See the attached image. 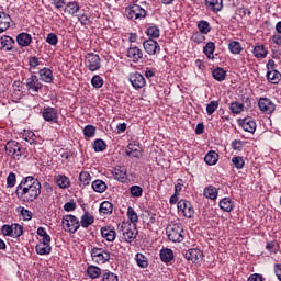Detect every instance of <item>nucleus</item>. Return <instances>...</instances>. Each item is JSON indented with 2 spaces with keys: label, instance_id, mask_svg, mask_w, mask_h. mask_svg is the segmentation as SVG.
I'll use <instances>...</instances> for the list:
<instances>
[{
  "label": "nucleus",
  "instance_id": "3",
  "mask_svg": "<svg viewBox=\"0 0 281 281\" xmlns=\"http://www.w3.org/2000/svg\"><path fill=\"white\" fill-rule=\"evenodd\" d=\"M166 235L171 243H183V226L179 223L169 224L166 227Z\"/></svg>",
  "mask_w": 281,
  "mask_h": 281
},
{
  "label": "nucleus",
  "instance_id": "57",
  "mask_svg": "<svg viewBox=\"0 0 281 281\" xmlns=\"http://www.w3.org/2000/svg\"><path fill=\"white\" fill-rule=\"evenodd\" d=\"M83 135H85V137H88V138L95 137V126H93V125L85 126Z\"/></svg>",
  "mask_w": 281,
  "mask_h": 281
},
{
  "label": "nucleus",
  "instance_id": "61",
  "mask_svg": "<svg viewBox=\"0 0 281 281\" xmlns=\"http://www.w3.org/2000/svg\"><path fill=\"white\" fill-rule=\"evenodd\" d=\"M14 186H16V173L10 172L7 177V187L14 188Z\"/></svg>",
  "mask_w": 281,
  "mask_h": 281
},
{
  "label": "nucleus",
  "instance_id": "30",
  "mask_svg": "<svg viewBox=\"0 0 281 281\" xmlns=\"http://www.w3.org/2000/svg\"><path fill=\"white\" fill-rule=\"evenodd\" d=\"M134 260L139 269H148V257H146L144 254L137 252Z\"/></svg>",
  "mask_w": 281,
  "mask_h": 281
},
{
  "label": "nucleus",
  "instance_id": "14",
  "mask_svg": "<svg viewBox=\"0 0 281 281\" xmlns=\"http://www.w3.org/2000/svg\"><path fill=\"white\" fill-rule=\"evenodd\" d=\"M125 155L132 159H139L142 157V147L135 143H130L125 148Z\"/></svg>",
  "mask_w": 281,
  "mask_h": 281
},
{
  "label": "nucleus",
  "instance_id": "40",
  "mask_svg": "<svg viewBox=\"0 0 281 281\" xmlns=\"http://www.w3.org/2000/svg\"><path fill=\"white\" fill-rule=\"evenodd\" d=\"M215 49H216V45L214 44V42L206 43V45L203 48V52L206 58L213 59Z\"/></svg>",
  "mask_w": 281,
  "mask_h": 281
},
{
  "label": "nucleus",
  "instance_id": "63",
  "mask_svg": "<svg viewBox=\"0 0 281 281\" xmlns=\"http://www.w3.org/2000/svg\"><path fill=\"white\" fill-rule=\"evenodd\" d=\"M77 205L76 203L74 202V200L67 202L65 205H64V210L65 212H74L76 210Z\"/></svg>",
  "mask_w": 281,
  "mask_h": 281
},
{
  "label": "nucleus",
  "instance_id": "29",
  "mask_svg": "<svg viewBox=\"0 0 281 281\" xmlns=\"http://www.w3.org/2000/svg\"><path fill=\"white\" fill-rule=\"evenodd\" d=\"M16 41H18V45H20L21 47H27L32 43V35L27 33H20L16 36Z\"/></svg>",
  "mask_w": 281,
  "mask_h": 281
},
{
  "label": "nucleus",
  "instance_id": "31",
  "mask_svg": "<svg viewBox=\"0 0 281 281\" xmlns=\"http://www.w3.org/2000/svg\"><path fill=\"white\" fill-rule=\"evenodd\" d=\"M64 12H67V14H70L71 16H76V14L80 12V5L76 1L68 2Z\"/></svg>",
  "mask_w": 281,
  "mask_h": 281
},
{
  "label": "nucleus",
  "instance_id": "10",
  "mask_svg": "<svg viewBox=\"0 0 281 281\" xmlns=\"http://www.w3.org/2000/svg\"><path fill=\"white\" fill-rule=\"evenodd\" d=\"M177 205L178 211L181 212L186 218H192V216H194V207H192L190 201L180 200Z\"/></svg>",
  "mask_w": 281,
  "mask_h": 281
},
{
  "label": "nucleus",
  "instance_id": "28",
  "mask_svg": "<svg viewBox=\"0 0 281 281\" xmlns=\"http://www.w3.org/2000/svg\"><path fill=\"white\" fill-rule=\"evenodd\" d=\"M267 80L270 85H280L281 74L278 70H267Z\"/></svg>",
  "mask_w": 281,
  "mask_h": 281
},
{
  "label": "nucleus",
  "instance_id": "43",
  "mask_svg": "<svg viewBox=\"0 0 281 281\" xmlns=\"http://www.w3.org/2000/svg\"><path fill=\"white\" fill-rule=\"evenodd\" d=\"M36 234L42 238L40 239V243H52V236L47 234L45 227H38Z\"/></svg>",
  "mask_w": 281,
  "mask_h": 281
},
{
  "label": "nucleus",
  "instance_id": "13",
  "mask_svg": "<svg viewBox=\"0 0 281 281\" xmlns=\"http://www.w3.org/2000/svg\"><path fill=\"white\" fill-rule=\"evenodd\" d=\"M130 82L134 89H144L146 87V78L137 71L130 75Z\"/></svg>",
  "mask_w": 281,
  "mask_h": 281
},
{
  "label": "nucleus",
  "instance_id": "41",
  "mask_svg": "<svg viewBox=\"0 0 281 281\" xmlns=\"http://www.w3.org/2000/svg\"><path fill=\"white\" fill-rule=\"evenodd\" d=\"M79 181L82 188H87L91 183V173L88 171H81L79 173Z\"/></svg>",
  "mask_w": 281,
  "mask_h": 281
},
{
  "label": "nucleus",
  "instance_id": "33",
  "mask_svg": "<svg viewBox=\"0 0 281 281\" xmlns=\"http://www.w3.org/2000/svg\"><path fill=\"white\" fill-rule=\"evenodd\" d=\"M0 43L5 52H12V49L14 48V41L10 36L1 37Z\"/></svg>",
  "mask_w": 281,
  "mask_h": 281
},
{
  "label": "nucleus",
  "instance_id": "9",
  "mask_svg": "<svg viewBox=\"0 0 281 281\" xmlns=\"http://www.w3.org/2000/svg\"><path fill=\"white\" fill-rule=\"evenodd\" d=\"M258 106L261 113H265L266 115H271V113L276 111V103L269 98H260L258 100Z\"/></svg>",
  "mask_w": 281,
  "mask_h": 281
},
{
  "label": "nucleus",
  "instance_id": "38",
  "mask_svg": "<svg viewBox=\"0 0 281 281\" xmlns=\"http://www.w3.org/2000/svg\"><path fill=\"white\" fill-rule=\"evenodd\" d=\"M91 186L92 190H94V192H98L99 194H102V192H106V182L102 180H94Z\"/></svg>",
  "mask_w": 281,
  "mask_h": 281
},
{
  "label": "nucleus",
  "instance_id": "56",
  "mask_svg": "<svg viewBox=\"0 0 281 281\" xmlns=\"http://www.w3.org/2000/svg\"><path fill=\"white\" fill-rule=\"evenodd\" d=\"M198 29L200 31V33L202 34H210V22L207 21H200L198 23Z\"/></svg>",
  "mask_w": 281,
  "mask_h": 281
},
{
  "label": "nucleus",
  "instance_id": "35",
  "mask_svg": "<svg viewBox=\"0 0 281 281\" xmlns=\"http://www.w3.org/2000/svg\"><path fill=\"white\" fill-rule=\"evenodd\" d=\"M87 274L92 280H95V279L100 278V276H102V269H100L98 266H89L87 268Z\"/></svg>",
  "mask_w": 281,
  "mask_h": 281
},
{
  "label": "nucleus",
  "instance_id": "26",
  "mask_svg": "<svg viewBox=\"0 0 281 281\" xmlns=\"http://www.w3.org/2000/svg\"><path fill=\"white\" fill-rule=\"evenodd\" d=\"M252 54L255 58L262 59L268 56L269 49H267V47H265L262 44H257L254 47Z\"/></svg>",
  "mask_w": 281,
  "mask_h": 281
},
{
  "label": "nucleus",
  "instance_id": "8",
  "mask_svg": "<svg viewBox=\"0 0 281 281\" xmlns=\"http://www.w3.org/2000/svg\"><path fill=\"white\" fill-rule=\"evenodd\" d=\"M85 65L89 71H98L102 67V59L94 53H88L85 56Z\"/></svg>",
  "mask_w": 281,
  "mask_h": 281
},
{
  "label": "nucleus",
  "instance_id": "46",
  "mask_svg": "<svg viewBox=\"0 0 281 281\" xmlns=\"http://www.w3.org/2000/svg\"><path fill=\"white\" fill-rule=\"evenodd\" d=\"M228 49L231 54H240L243 52V45L238 41H233L228 44Z\"/></svg>",
  "mask_w": 281,
  "mask_h": 281
},
{
  "label": "nucleus",
  "instance_id": "25",
  "mask_svg": "<svg viewBox=\"0 0 281 281\" xmlns=\"http://www.w3.org/2000/svg\"><path fill=\"white\" fill-rule=\"evenodd\" d=\"M203 194L205 199H210V201H216V199H218V189L212 184H209L206 188H204Z\"/></svg>",
  "mask_w": 281,
  "mask_h": 281
},
{
  "label": "nucleus",
  "instance_id": "52",
  "mask_svg": "<svg viewBox=\"0 0 281 281\" xmlns=\"http://www.w3.org/2000/svg\"><path fill=\"white\" fill-rule=\"evenodd\" d=\"M23 137L25 142H29V144H31V146H34V144H36V134H34V132L25 131Z\"/></svg>",
  "mask_w": 281,
  "mask_h": 281
},
{
  "label": "nucleus",
  "instance_id": "55",
  "mask_svg": "<svg viewBox=\"0 0 281 281\" xmlns=\"http://www.w3.org/2000/svg\"><path fill=\"white\" fill-rule=\"evenodd\" d=\"M147 36H149V38H159L160 35V31L159 27L157 26H149L146 31Z\"/></svg>",
  "mask_w": 281,
  "mask_h": 281
},
{
  "label": "nucleus",
  "instance_id": "42",
  "mask_svg": "<svg viewBox=\"0 0 281 281\" xmlns=\"http://www.w3.org/2000/svg\"><path fill=\"white\" fill-rule=\"evenodd\" d=\"M127 218L132 225H137V223L139 222V215H137V212H135V209H133V206L127 207Z\"/></svg>",
  "mask_w": 281,
  "mask_h": 281
},
{
  "label": "nucleus",
  "instance_id": "5",
  "mask_svg": "<svg viewBox=\"0 0 281 281\" xmlns=\"http://www.w3.org/2000/svg\"><path fill=\"white\" fill-rule=\"evenodd\" d=\"M147 12L144 8H140L139 4H132L126 7L125 16L130 19V21H142V19H146Z\"/></svg>",
  "mask_w": 281,
  "mask_h": 281
},
{
  "label": "nucleus",
  "instance_id": "32",
  "mask_svg": "<svg viewBox=\"0 0 281 281\" xmlns=\"http://www.w3.org/2000/svg\"><path fill=\"white\" fill-rule=\"evenodd\" d=\"M218 205L223 212H232L234 210V201L229 198H223Z\"/></svg>",
  "mask_w": 281,
  "mask_h": 281
},
{
  "label": "nucleus",
  "instance_id": "39",
  "mask_svg": "<svg viewBox=\"0 0 281 281\" xmlns=\"http://www.w3.org/2000/svg\"><path fill=\"white\" fill-rule=\"evenodd\" d=\"M212 76L214 80H217V82H223V80L227 78V71L223 68H216L212 71Z\"/></svg>",
  "mask_w": 281,
  "mask_h": 281
},
{
  "label": "nucleus",
  "instance_id": "62",
  "mask_svg": "<svg viewBox=\"0 0 281 281\" xmlns=\"http://www.w3.org/2000/svg\"><path fill=\"white\" fill-rule=\"evenodd\" d=\"M102 281H120V278H117V274H115L111 271H108V272L103 273Z\"/></svg>",
  "mask_w": 281,
  "mask_h": 281
},
{
  "label": "nucleus",
  "instance_id": "6",
  "mask_svg": "<svg viewBox=\"0 0 281 281\" xmlns=\"http://www.w3.org/2000/svg\"><path fill=\"white\" fill-rule=\"evenodd\" d=\"M5 153L9 157H12V159L19 160L22 155H25V148H23L16 140H9L5 144Z\"/></svg>",
  "mask_w": 281,
  "mask_h": 281
},
{
  "label": "nucleus",
  "instance_id": "11",
  "mask_svg": "<svg viewBox=\"0 0 281 281\" xmlns=\"http://www.w3.org/2000/svg\"><path fill=\"white\" fill-rule=\"evenodd\" d=\"M143 47L149 56H155V54H159L161 52V46H159V43L153 38L143 42Z\"/></svg>",
  "mask_w": 281,
  "mask_h": 281
},
{
  "label": "nucleus",
  "instance_id": "23",
  "mask_svg": "<svg viewBox=\"0 0 281 281\" xmlns=\"http://www.w3.org/2000/svg\"><path fill=\"white\" fill-rule=\"evenodd\" d=\"M55 183L60 188L61 190H67V188H70L71 180L69 177L65 175H57L55 176Z\"/></svg>",
  "mask_w": 281,
  "mask_h": 281
},
{
  "label": "nucleus",
  "instance_id": "48",
  "mask_svg": "<svg viewBox=\"0 0 281 281\" xmlns=\"http://www.w3.org/2000/svg\"><path fill=\"white\" fill-rule=\"evenodd\" d=\"M130 194L132 199H139L144 194V189L142 187L135 184L130 188Z\"/></svg>",
  "mask_w": 281,
  "mask_h": 281
},
{
  "label": "nucleus",
  "instance_id": "44",
  "mask_svg": "<svg viewBox=\"0 0 281 281\" xmlns=\"http://www.w3.org/2000/svg\"><path fill=\"white\" fill-rule=\"evenodd\" d=\"M99 212L101 214H113V204L109 201H104L100 204Z\"/></svg>",
  "mask_w": 281,
  "mask_h": 281
},
{
  "label": "nucleus",
  "instance_id": "2",
  "mask_svg": "<svg viewBox=\"0 0 281 281\" xmlns=\"http://www.w3.org/2000/svg\"><path fill=\"white\" fill-rule=\"evenodd\" d=\"M119 232L122 234V239L125 243H133L137 238V224L130 222H123L119 227Z\"/></svg>",
  "mask_w": 281,
  "mask_h": 281
},
{
  "label": "nucleus",
  "instance_id": "27",
  "mask_svg": "<svg viewBox=\"0 0 281 281\" xmlns=\"http://www.w3.org/2000/svg\"><path fill=\"white\" fill-rule=\"evenodd\" d=\"M40 78L43 82L49 85L54 82V72H52V69L49 68H42L40 70Z\"/></svg>",
  "mask_w": 281,
  "mask_h": 281
},
{
  "label": "nucleus",
  "instance_id": "58",
  "mask_svg": "<svg viewBox=\"0 0 281 281\" xmlns=\"http://www.w3.org/2000/svg\"><path fill=\"white\" fill-rule=\"evenodd\" d=\"M46 43L53 47H56V45H58V35L55 33H48L46 36Z\"/></svg>",
  "mask_w": 281,
  "mask_h": 281
},
{
  "label": "nucleus",
  "instance_id": "50",
  "mask_svg": "<svg viewBox=\"0 0 281 281\" xmlns=\"http://www.w3.org/2000/svg\"><path fill=\"white\" fill-rule=\"evenodd\" d=\"M232 113H234L235 115H238L239 113H243L244 109H245V104L240 103V102H233L231 103L229 106Z\"/></svg>",
  "mask_w": 281,
  "mask_h": 281
},
{
  "label": "nucleus",
  "instance_id": "7",
  "mask_svg": "<svg viewBox=\"0 0 281 281\" xmlns=\"http://www.w3.org/2000/svg\"><path fill=\"white\" fill-rule=\"evenodd\" d=\"M65 232L76 234L77 229H80V221L75 215H65L61 221Z\"/></svg>",
  "mask_w": 281,
  "mask_h": 281
},
{
  "label": "nucleus",
  "instance_id": "34",
  "mask_svg": "<svg viewBox=\"0 0 281 281\" xmlns=\"http://www.w3.org/2000/svg\"><path fill=\"white\" fill-rule=\"evenodd\" d=\"M204 161L207 164V166H216L218 161V154L212 150L209 151L204 157Z\"/></svg>",
  "mask_w": 281,
  "mask_h": 281
},
{
  "label": "nucleus",
  "instance_id": "16",
  "mask_svg": "<svg viewBox=\"0 0 281 281\" xmlns=\"http://www.w3.org/2000/svg\"><path fill=\"white\" fill-rule=\"evenodd\" d=\"M184 257L187 260H191V262H201L203 260V251H201L199 248H191L187 250Z\"/></svg>",
  "mask_w": 281,
  "mask_h": 281
},
{
  "label": "nucleus",
  "instance_id": "60",
  "mask_svg": "<svg viewBox=\"0 0 281 281\" xmlns=\"http://www.w3.org/2000/svg\"><path fill=\"white\" fill-rule=\"evenodd\" d=\"M218 109V101H211L206 105V113L207 115H213V113Z\"/></svg>",
  "mask_w": 281,
  "mask_h": 281
},
{
  "label": "nucleus",
  "instance_id": "37",
  "mask_svg": "<svg viewBox=\"0 0 281 281\" xmlns=\"http://www.w3.org/2000/svg\"><path fill=\"white\" fill-rule=\"evenodd\" d=\"M127 171L124 167H116L114 169V179L124 183L126 181Z\"/></svg>",
  "mask_w": 281,
  "mask_h": 281
},
{
  "label": "nucleus",
  "instance_id": "54",
  "mask_svg": "<svg viewBox=\"0 0 281 281\" xmlns=\"http://www.w3.org/2000/svg\"><path fill=\"white\" fill-rule=\"evenodd\" d=\"M191 41L193 43H196V45H201V43L205 42V35L204 33L196 31L195 33L192 34Z\"/></svg>",
  "mask_w": 281,
  "mask_h": 281
},
{
  "label": "nucleus",
  "instance_id": "21",
  "mask_svg": "<svg viewBox=\"0 0 281 281\" xmlns=\"http://www.w3.org/2000/svg\"><path fill=\"white\" fill-rule=\"evenodd\" d=\"M42 117L45 120V122H54L55 120H58V110L50 106L44 108Z\"/></svg>",
  "mask_w": 281,
  "mask_h": 281
},
{
  "label": "nucleus",
  "instance_id": "51",
  "mask_svg": "<svg viewBox=\"0 0 281 281\" xmlns=\"http://www.w3.org/2000/svg\"><path fill=\"white\" fill-rule=\"evenodd\" d=\"M232 164L237 170H243V168H245V159L240 156L233 157Z\"/></svg>",
  "mask_w": 281,
  "mask_h": 281
},
{
  "label": "nucleus",
  "instance_id": "15",
  "mask_svg": "<svg viewBox=\"0 0 281 281\" xmlns=\"http://www.w3.org/2000/svg\"><path fill=\"white\" fill-rule=\"evenodd\" d=\"M126 56L132 63H139L144 58V52L137 46H130Z\"/></svg>",
  "mask_w": 281,
  "mask_h": 281
},
{
  "label": "nucleus",
  "instance_id": "47",
  "mask_svg": "<svg viewBox=\"0 0 281 281\" xmlns=\"http://www.w3.org/2000/svg\"><path fill=\"white\" fill-rule=\"evenodd\" d=\"M266 249L269 251V254L276 255L278 251H280V244L277 240L268 241Z\"/></svg>",
  "mask_w": 281,
  "mask_h": 281
},
{
  "label": "nucleus",
  "instance_id": "64",
  "mask_svg": "<svg viewBox=\"0 0 281 281\" xmlns=\"http://www.w3.org/2000/svg\"><path fill=\"white\" fill-rule=\"evenodd\" d=\"M272 43H274V45H279V47H281V33H274L272 35Z\"/></svg>",
  "mask_w": 281,
  "mask_h": 281
},
{
  "label": "nucleus",
  "instance_id": "22",
  "mask_svg": "<svg viewBox=\"0 0 281 281\" xmlns=\"http://www.w3.org/2000/svg\"><path fill=\"white\" fill-rule=\"evenodd\" d=\"M10 23H12V18L5 12H0V34L10 30Z\"/></svg>",
  "mask_w": 281,
  "mask_h": 281
},
{
  "label": "nucleus",
  "instance_id": "49",
  "mask_svg": "<svg viewBox=\"0 0 281 281\" xmlns=\"http://www.w3.org/2000/svg\"><path fill=\"white\" fill-rule=\"evenodd\" d=\"M93 149L95 153H102L106 150V143L102 138H98L93 142Z\"/></svg>",
  "mask_w": 281,
  "mask_h": 281
},
{
  "label": "nucleus",
  "instance_id": "18",
  "mask_svg": "<svg viewBox=\"0 0 281 281\" xmlns=\"http://www.w3.org/2000/svg\"><path fill=\"white\" fill-rule=\"evenodd\" d=\"M37 256H49L52 254V245L47 241H38L35 246Z\"/></svg>",
  "mask_w": 281,
  "mask_h": 281
},
{
  "label": "nucleus",
  "instance_id": "24",
  "mask_svg": "<svg viewBox=\"0 0 281 281\" xmlns=\"http://www.w3.org/2000/svg\"><path fill=\"white\" fill-rule=\"evenodd\" d=\"M160 260L161 262H165L166 265L172 262L175 260V252L170 248H162L160 250Z\"/></svg>",
  "mask_w": 281,
  "mask_h": 281
},
{
  "label": "nucleus",
  "instance_id": "4",
  "mask_svg": "<svg viewBox=\"0 0 281 281\" xmlns=\"http://www.w3.org/2000/svg\"><path fill=\"white\" fill-rule=\"evenodd\" d=\"M93 262L97 265H105L111 260V252L109 249L93 247L90 251Z\"/></svg>",
  "mask_w": 281,
  "mask_h": 281
},
{
  "label": "nucleus",
  "instance_id": "53",
  "mask_svg": "<svg viewBox=\"0 0 281 281\" xmlns=\"http://www.w3.org/2000/svg\"><path fill=\"white\" fill-rule=\"evenodd\" d=\"M91 85L94 87V89H102L104 85V79L100 77V75H94L91 79Z\"/></svg>",
  "mask_w": 281,
  "mask_h": 281
},
{
  "label": "nucleus",
  "instance_id": "19",
  "mask_svg": "<svg viewBox=\"0 0 281 281\" xmlns=\"http://www.w3.org/2000/svg\"><path fill=\"white\" fill-rule=\"evenodd\" d=\"M101 236H102V238L108 240V243H113V240H115L117 234L115 233L114 227L103 226V227H101Z\"/></svg>",
  "mask_w": 281,
  "mask_h": 281
},
{
  "label": "nucleus",
  "instance_id": "45",
  "mask_svg": "<svg viewBox=\"0 0 281 281\" xmlns=\"http://www.w3.org/2000/svg\"><path fill=\"white\" fill-rule=\"evenodd\" d=\"M11 238L23 236V226L21 224H11Z\"/></svg>",
  "mask_w": 281,
  "mask_h": 281
},
{
  "label": "nucleus",
  "instance_id": "36",
  "mask_svg": "<svg viewBox=\"0 0 281 281\" xmlns=\"http://www.w3.org/2000/svg\"><path fill=\"white\" fill-rule=\"evenodd\" d=\"M95 218L93 217V215H90L89 212H86L82 216H81V221H80V225L81 227H90V225H93Z\"/></svg>",
  "mask_w": 281,
  "mask_h": 281
},
{
  "label": "nucleus",
  "instance_id": "1",
  "mask_svg": "<svg viewBox=\"0 0 281 281\" xmlns=\"http://www.w3.org/2000/svg\"><path fill=\"white\" fill-rule=\"evenodd\" d=\"M15 194L24 203H32V201H36L41 196V182L34 177L27 176L16 187Z\"/></svg>",
  "mask_w": 281,
  "mask_h": 281
},
{
  "label": "nucleus",
  "instance_id": "20",
  "mask_svg": "<svg viewBox=\"0 0 281 281\" xmlns=\"http://www.w3.org/2000/svg\"><path fill=\"white\" fill-rule=\"evenodd\" d=\"M204 5L210 12H221L223 10V0H204Z\"/></svg>",
  "mask_w": 281,
  "mask_h": 281
},
{
  "label": "nucleus",
  "instance_id": "12",
  "mask_svg": "<svg viewBox=\"0 0 281 281\" xmlns=\"http://www.w3.org/2000/svg\"><path fill=\"white\" fill-rule=\"evenodd\" d=\"M27 91H33V93H38L43 89V83L38 80L36 75H32L26 79Z\"/></svg>",
  "mask_w": 281,
  "mask_h": 281
},
{
  "label": "nucleus",
  "instance_id": "17",
  "mask_svg": "<svg viewBox=\"0 0 281 281\" xmlns=\"http://www.w3.org/2000/svg\"><path fill=\"white\" fill-rule=\"evenodd\" d=\"M239 126H241V128L244 131H246V133H256V121H254V119L251 117H245L244 120H239L238 122Z\"/></svg>",
  "mask_w": 281,
  "mask_h": 281
},
{
  "label": "nucleus",
  "instance_id": "59",
  "mask_svg": "<svg viewBox=\"0 0 281 281\" xmlns=\"http://www.w3.org/2000/svg\"><path fill=\"white\" fill-rule=\"evenodd\" d=\"M20 212H21V216H22L23 221H32V217L34 216L32 211H30L25 207H20Z\"/></svg>",
  "mask_w": 281,
  "mask_h": 281
}]
</instances>
